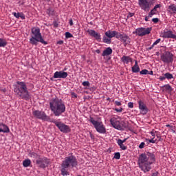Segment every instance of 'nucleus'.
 <instances>
[{
	"instance_id": "1",
	"label": "nucleus",
	"mask_w": 176,
	"mask_h": 176,
	"mask_svg": "<svg viewBox=\"0 0 176 176\" xmlns=\"http://www.w3.org/2000/svg\"><path fill=\"white\" fill-rule=\"evenodd\" d=\"M155 162H156V156L155 155V153L151 152L142 153L138 158L139 167L144 171V173L151 171V169L152 168L151 165L153 164Z\"/></svg>"
},
{
	"instance_id": "2",
	"label": "nucleus",
	"mask_w": 176,
	"mask_h": 176,
	"mask_svg": "<svg viewBox=\"0 0 176 176\" xmlns=\"http://www.w3.org/2000/svg\"><path fill=\"white\" fill-rule=\"evenodd\" d=\"M50 108L54 116H60L65 112V104L63 100L58 98H52L50 102Z\"/></svg>"
},
{
	"instance_id": "3",
	"label": "nucleus",
	"mask_w": 176,
	"mask_h": 176,
	"mask_svg": "<svg viewBox=\"0 0 176 176\" xmlns=\"http://www.w3.org/2000/svg\"><path fill=\"white\" fill-rule=\"evenodd\" d=\"M14 91L23 100L27 101L30 98V92L28 91V88H27V85H25V82L17 81Z\"/></svg>"
},
{
	"instance_id": "4",
	"label": "nucleus",
	"mask_w": 176,
	"mask_h": 176,
	"mask_svg": "<svg viewBox=\"0 0 176 176\" xmlns=\"http://www.w3.org/2000/svg\"><path fill=\"white\" fill-rule=\"evenodd\" d=\"M31 32L32 34V37L30 38V43L31 45H38V42L43 43V45H47V43L43 40L42 34H41V29L38 27L32 28Z\"/></svg>"
},
{
	"instance_id": "5",
	"label": "nucleus",
	"mask_w": 176,
	"mask_h": 176,
	"mask_svg": "<svg viewBox=\"0 0 176 176\" xmlns=\"http://www.w3.org/2000/svg\"><path fill=\"white\" fill-rule=\"evenodd\" d=\"M64 167H67L69 168H74V167L78 166V159L76 156L74 155L73 153H69L67 157L62 162Z\"/></svg>"
},
{
	"instance_id": "6",
	"label": "nucleus",
	"mask_w": 176,
	"mask_h": 176,
	"mask_svg": "<svg viewBox=\"0 0 176 176\" xmlns=\"http://www.w3.org/2000/svg\"><path fill=\"white\" fill-rule=\"evenodd\" d=\"M89 122L93 124L96 131L100 133V134H105V133H107V129H105V126H104L102 122L96 121L93 117L89 118Z\"/></svg>"
},
{
	"instance_id": "7",
	"label": "nucleus",
	"mask_w": 176,
	"mask_h": 176,
	"mask_svg": "<svg viewBox=\"0 0 176 176\" xmlns=\"http://www.w3.org/2000/svg\"><path fill=\"white\" fill-rule=\"evenodd\" d=\"M161 60L165 64H170L174 61V54L170 51H165L164 53L161 54Z\"/></svg>"
},
{
	"instance_id": "8",
	"label": "nucleus",
	"mask_w": 176,
	"mask_h": 176,
	"mask_svg": "<svg viewBox=\"0 0 176 176\" xmlns=\"http://www.w3.org/2000/svg\"><path fill=\"white\" fill-rule=\"evenodd\" d=\"M54 123L56 126V127L59 129L61 133H64L65 134L71 133V128L69 127V126L66 125L65 124L61 122L54 121Z\"/></svg>"
},
{
	"instance_id": "9",
	"label": "nucleus",
	"mask_w": 176,
	"mask_h": 176,
	"mask_svg": "<svg viewBox=\"0 0 176 176\" xmlns=\"http://www.w3.org/2000/svg\"><path fill=\"white\" fill-rule=\"evenodd\" d=\"M151 31L152 28H139L135 32H133V34H136L138 36H145V35H149Z\"/></svg>"
},
{
	"instance_id": "10",
	"label": "nucleus",
	"mask_w": 176,
	"mask_h": 176,
	"mask_svg": "<svg viewBox=\"0 0 176 176\" xmlns=\"http://www.w3.org/2000/svg\"><path fill=\"white\" fill-rule=\"evenodd\" d=\"M50 163V160L46 157H43V158H38L36 161V164L40 167V168H46L49 166Z\"/></svg>"
},
{
	"instance_id": "11",
	"label": "nucleus",
	"mask_w": 176,
	"mask_h": 176,
	"mask_svg": "<svg viewBox=\"0 0 176 176\" xmlns=\"http://www.w3.org/2000/svg\"><path fill=\"white\" fill-rule=\"evenodd\" d=\"M33 115L37 119H41V120H49L50 118L46 115L45 111H41L39 110H36L33 111Z\"/></svg>"
},
{
	"instance_id": "12",
	"label": "nucleus",
	"mask_w": 176,
	"mask_h": 176,
	"mask_svg": "<svg viewBox=\"0 0 176 176\" xmlns=\"http://www.w3.org/2000/svg\"><path fill=\"white\" fill-rule=\"evenodd\" d=\"M139 6L144 12H149V9H151V4L148 0H139Z\"/></svg>"
},
{
	"instance_id": "13",
	"label": "nucleus",
	"mask_w": 176,
	"mask_h": 176,
	"mask_svg": "<svg viewBox=\"0 0 176 176\" xmlns=\"http://www.w3.org/2000/svg\"><path fill=\"white\" fill-rule=\"evenodd\" d=\"M139 109L142 115H146L149 112V109L146 107V104L142 100L138 101Z\"/></svg>"
},
{
	"instance_id": "14",
	"label": "nucleus",
	"mask_w": 176,
	"mask_h": 176,
	"mask_svg": "<svg viewBox=\"0 0 176 176\" xmlns=\"http://www.w3.org/2000/svg\"><path fill=\"white\" fill-rule=\"evenodd\" d=\"M67 76H68V73L64 71H60V72H56L54 74V76L53 78L54 79H65V78H67Z\"/></svg>"
},
{
	"instance_id": "15",
	"label": "nucleus",
	"mask_w": 176,
	"mask_h": 176,
	"mask_svg": "<svg viewBox=\"0 0 176 176\" xmlns=\"http://www.w3.org/2000/svg\"><path fill=\"white\" fill-rule=\"evenodd\" d=\"M110 123L114 129L117 130H122V126H120V121L118 120V118L113 117L110 120Z\"/></svg>"
},
{
	"instance_id": "16",
	"label": "nucleus",
	"mask_w": 176,
	"mask_h": 176,
	"mask_svg": "<svg viewBox=\"0 0 176 176\" xmlns=\"http://www.w3.org/2000/svg\"><path fill=\"white\" fill-rule=\"evenodd\" d=\"M87 32H88L90 36L95 38V39L98 41V42H101V34H100V33H98L97 32H96V30H88Z\"/></svg>"
},
{
	"instance_id": "17",
	"label": "nucleus",
	"mask_w": 176,
	"mask_h": 176,
	"mask_svg": "<svg viewBox=\"0 0 176 176\" xmlns=\"http://www.w3.org/2000/svg\"><path fill=\"white\" fill-rule=\"evenodd\" d=\"M120 41L121 42H123V43H124L125 45H127V43H130V41H131V39L127 34L124 33L122 34Z\"/></svg>"
},
{
	"instance_id": "18",
	"label": "nucleus",
	"mask_w": 176,
	"mask_h": 176,
	"mask_svg": "<svg viewBox=\"0 0 176 176\" xmlns=\"http://www.w3.org/2000/svg\"><path fill=\"white\" fill-rule=\"evenodd\" d=\"M0 129L1 133H10V129H9V126L5 124H0Z\"/></svg>"
},
{
	"instance_id": "19",
	"label": "nucleus",
	"mask_w": 176,
	"mask_h": 176,
	"mask_svg": "<svg viewBox=\"0 0 176 176\" xmlns=\"http://www.w3.org/2000/svg\"><path fill=\"white\" fill-rule=\"evenodd\" d=\"M121 61H122L124 64H129V63L133 62V58H131L130 56H123L121 58Z\"/></svg>"
},
{
	"instance_id": "20",
	"label": "nucleus",
	"mask_w": 176,
	"mask_h": 176,
	"mask_svg": "<svg viewBox=\"0 0 176 176\" xmlns=\"http://www.w3.org/2000/svg\"><path fill=\"white\" fill-rule=\"evenodd\" d=\"M162 6L160 4H157L154 6L153 9L151 10V12L148 13V17H152L154 14H156V10L158 9V8H160Z\"/></svg>"
},
{
	"instance_id": "21",
	"label": "nucleus",
	"mask_w": 176,
	"mask_h": 176,
	"mask_svg": "<svg viewBox=\"0 0 176 176\" xmlns=\"http://www.w3.org/2000/svg\"><path fill=\"white\" fill-rule=\"evenodd\" d=\"M104 35L107 37L111 39H112V38H115V30L112 31V30H108L107 32H106L104 33Z\"/></svg>"
},
{
	"instance_id": "22",
	"label": "nucleus",
	"mask_w": 176,
	"mask_h": 176,
	"mask_svg": "<svg viewBox=\"0 0 176 176\" xmlns=\"http://www.w3.org/2000/svg\"><path fill=\"white\" fill-rule=\"evenodd\" d=\"M132 72L137 74L140 72V67L138 66V61L135 60V65L132 67Z\"/></svg>"
},
{
	"instance_id": "23",
	"label": "nucleus",
	"mask_w": 176,
	"mask_h": 176,
	"mask_svg": "<svg viewBox=\"0 0 176 176\" xmlns=\"http://www.w3.org/2000/svg\"><path fill=\"white\" fill-rule=\"evenodd\" d=\"M110 54H112V48L109 47L103 51L102 56V57H105V56H110Z\"/></svg>"
},
{
	"instance_id": "24",
	"label": "nucleus",
	"mask_w": 176,
	"mask_h": 176,
	"mask_svg": "<svg viewBox=\"0 0 176 176\" xmlns=\"http://www.w3.org/2000/svg\"><path fill=\"white\" fill-rule=\"evenodd\" d=\"M61 175L63 176H65V175H69V173H68V171H67V168H69L68 167H65L64 166V165L63 164H61Z\"/></svg>"
},
{
	"instance_id": "25",
	"label": "nucleus",
	"mask_w": 176,
	"mask_h": 176,
	"mask_svg": "<svg viewBox=\"0 0 176 176\" xmlns=\"http://www.w3.org/2000/svg\"><path fill=\"white\" fill-rule=\"evenodd\" d=\"M13 14H14V17H16V19L21 18L22 20L25 19V16H24V14H23V13L14 12Z\"/></svg>"
},
{
	"instance_id": "26",
	"label": "nucleus",
	"mask_w": 176,
	"mask_h": 176,
	"mask_svg": "<svg viewBox=\"0 0 176 176\" xmlns=\"http://www.w3.org/2000/svg\"><path fill=\"white\" fill-rule=\"evenodd\" d=\"M168 12L171 14L175 13L176 12V6L175 4H171L170 6H168Z\"/></svg>"
},
{
	"instance_id": "27",
	"label": "nucleus",
	"mask_w": 176,
	"mask_h": 176,
	"mask_svg": "<svg viewBox=\"0 0 176 176\" xmlns=\"http://www.w3.org/2000/svg\"><path fill=\"white\" fill-rule=\"evenodd\" d=\"M121 130H123V129H127L129 127V122H124V121H121L120 122Z\"/></svg>"
},
{
	"instance_id": "28",
	"label": "nucleus",
	"mask_w": 176,
	"mask_h": 176,
	"mask_svg": "<svg viewBox=\"0 0 176 176\" xmlns=\"http://www.w3.org/2000/svg\"><path fill=\"white\" fill-rule=\"evenodd\" d=\"M117 143L118 144L120 148H121L122 151H126V149H127V146H124V144L122 143V140L119 139Z\"/></svg>"
},
{
	"instance_id": "29",
	"label": "nucleus",
	"mask_w": 176,
	"mask_h": 176,
	"mask_svg": "<svg viewBox=\"0 0 176 176\" xmlns=\"http://www.w3.org/2000/svg\"><path fill=\"white\" fill-rule=\"evenodd\" d=\"M23 167H30L31 166V160L27 159L23 162Z\"/></svg>"
},
{
	"instance_id": "30",
	"label": "nucleus",
	"mask_w": 176,
	"mask_h": 176,
	"mask_svg": "<svg viewBox=\"0 0 176 176\" xmlns=\"http://www.w3.org/2000/svg\"><path fill=\"white\" fill-rule=\"evenodd\" d=\"M103 42L104 43H107V45H109L110 43H112V40L109 38V37L104 36H103Z\"/></svg>"
},
{
	"instance_id": "31",
	"label": "nucleus",
	"mask_w": 176,
	"mask_h": 176,
	"mask_svg": "<svg viewBox=\"0 0 176 176\" xmlns=\"http://www.w3.org/2000/svg\"><path fill=\"white\" fill-rule=\"evenodd\" d=\"M8 45L6 40L3 38H0V47H5Z\"/></svg>"
},
{
	"instance_id": "32",
	"label": "nucleus",
	"mask_w": 176,
	"mask_h": 176,
	"mask_svg": "<svg viewBox=\"0 0 176 176\" xmlns=\"http://www.w3.org/2000/svg\"><path fill=\"white\" fill-rule=\"evenodd\" d=\"M163 87L164 88V90L166 91H173V88L171 87V85H165L163 86Z\"/></svg>"
},
{
	"instance_id": "33",
	"label": "nucleus",
	"mask_w": 176,
	"mask_h": 176,
	"mask_svg": "<svg viewBox=\"0 0 176 176\" xmlns=\"http://www.w3.org/2000/svg\"><path fill=\"white\" fill-rule=\"evenodd\" d=\"M164 76H165L166 79H168V80L174 79V76L170 73H166L164 74Z\"/></svg>"
},
{
	"instance_id": "34",
	"label": "nucleus",
	"mask_w": 176,
	"mask_h": 176,
	"mask_svg": "<svg viewBox=\"0 0 176 176\" xmlns=\"http://www.w3.org/2000/svg\"><path fill=\"white\" fill-rule=\"evenodd\" d=\"M123 34L120 33L119 32L115 31V36L116 39H122Z\"/></svg>"
},
{
	"instance_id": "35",
	"label": "nucleus",
	"mask_w": 176,
	"mask_h": 176,
	"mask_svg": "<svg viewBox=\"0 0 176 176\" xmlns=\"http://www.w3.org/2000/svg\"><path fill=\"white\" fill-rule=\"evenodd\" d=\"M47 14L49 16H53L54 14V10H51L50 8H48L46 11Z\"/></svg>"
},
{
	"instance_id": "36",
	"label": "nucleus",
	"mask_w": 176,
	"mask_h": 176,
	"mask_svg": "<svg viewBox=\"0 0 176 176\" xmlns=\"http://www.w3.org/2000/svg\"><path fill=\"white\" fill-rule=\"evenodd\" d=\"M140 75H148V74H149V71H148V69H143L142 71L140 72Z\"/></svg>"
},
{
	"instance_id": "37",
	"label": "nucleus",
	"mask_w": 176,
	"mask_h": 176,
	"mask_svg": "<svg viewBox=\"0 0 176 176\" xmlns=\"http://www.w3.org/2000/svg\"><path fill=\"white\" fill-rule=\"evenodd\" d=\"M113 159H116L117 160H119V159H120V153L119 152L115 153Z\"/></svg>"
},
{
	"instance_id": "38",
	"label": "nucleus",
	"mask_w": 176,
	"mask_h": 176,
	"mask_svg": "<svg viewBox=\"0 0 176 176\" xmlns=\"http://www.w3.org/2000/svg\"><path fill=\"white\" fill-rule=\"evenodd\" d=\"M30 157H33V159H36L38 157V154L36 153L32 152L30 153Z\"/></svg>"
},
{
	"instance_id": "39",
	"label": "nucleus",
	"mask_w": 176,
	"mask_h": 176,
	"mask_svg": "<svg viewBox=\"0 0 176 176\" xmlns=\"http://www.w3.org/2000/svg\"><path fill=\"white\" fill-rule=\"evenodd\" d=\"M155 138H153L151 139H146V142H151V144H155L156 142V140H154Z\"/></svg>"
},
{
	"instance_id": "40",
	"label": "nucleus",
	"mask_w": 176,
	"mask_h": 176,
	"mask_svg": "<svg viewBox=\"0 0 176 176\" xmlns=\"http://www.w3.org/2000/svg\"><path fill=\"white\" fill-rule=\"evenodd\" d=\"M73 37L74 36L69 32H67L65 33V38H73Z\"/></svg>"
},
{
	"instance_id": "41",
	"label": "nucleus",
	"mask_w": 176,
	"mask_h": 176,
	"mask_svg": "<svg viewBox=\"0 0 176 176\" xmlns=\"http://www.w3.org/2000/svg\"><path fill=\"white\" fill-rule=\"evenodd\" d=\"M82 86L90 87V82L89 81H84L82 82Z\"/></svg>"
},
{
	"instance_id": "42",
	"label": "nucleus",
	"mask_w": 176,
	"mask_h": 176,
	"mask_svg": "<svg viewBox=\"0 0 176 176\" xmlns=\"http://www.w3.org/2000/svg\"><path fill=\"white\" fill-rule=\"evenodd\" d=\"M128 107L129 108H134V103H133V102H129V103H128Z\"/></svg>"
},
{
	"instance_id": "43",
	"label": "nucleus",
	"mask_w": 176,
	"mask_h": 176,
	"mask_svg": "<svg viewBox=\"0 0 176 176\" xmlns=\"http://www.w3.org/2000/svg\"><path fill=\"white\" fill-rule=\"evenodd\" d=\"M145 146V142H142L140 145H139V148L140 149H143V148H144Z\"/></svg>"
},
{
	"instance_id": "44",
	"label": "nucleus",
	"mask_w": 176,
	"mask_h": 176,
	"mask_svg": "<svg viewBox=\"0 0 176 176\" xmlns=\"http://www.w3.org/2000/svg\"><path fill=\"white\" fill-rule=\"evenodd\" d=\"M71 94H72V98H78V95L75 94V92H72Z\"/></svg>"
},
{
	"instance_id": "45",
	"label": "nucleus",
	"mask_w": 176,
	"mask_h": 176,
	"mask_svg": "<svg viewBox=\"0 0 176 176\" xmlns=\"http://www.w3.org/2000/svg\"><path fill=\"white\" fill-rule=\"evenodd\" d=\"M114 111H116V112H119V113H120V112H122V111H123V108H122V107H120V109H114Z\"/></svg>"
},
{
	"instance_id": "46",
	"label": "nucleus",
	"mask_w": 176,
	"mask_h": 176,
	"mask_svg": "<svg viewBox=\"0 0 176 176\" xmlns=\"http://www.w3.org/2000/svg\"><path fill=\"white\" fill-rule=\"evenodd\" d=\"M152 21H153L154 23L156 24L157 23H159V18H154L152 19Z\"/></svg>"
},
{
	"instance_id": "47",
	"label": "nucleus",
	"mask_w": 176,
	"mask_h": 176,
	"mask_svg": "<svg viewBox=\"0 0 176 176\" xmlns=\"http://www.w3.org/2000/svg\"><path fill=\"white\" fill-rule=\"evenodd\" d=\"M160 41H161V39L160 38H158L156 41H155L154 43H153V45L154 46H155V45H157V43H160Z\"/></svg>"
},
{
	"instance_id": "48",
	"label": "nucleus",
	"mask_w": 176,
	"mask_h": 176,
	"mask_svg": "<svg viewBox=\"0 0 176 176\" xmlns=\"http://www.w3.org/2000/svg\"><path fill=\"white\" fill-rule=\"evenodd\" d=\"M115 104H116V105H117V107H120V105H122V102H120L119 101H116Z\"/></svg>"
},
{
	"instance_id": "49",
	"label": "nucleus",
	"mask_w": 176,
	"mask_h": 176,
	"mask_svg": "<svg viewBox=\"0 0 176 176\" xmlns=\"http://www.w3.org/2000/svg\"><path fill=\"white\" fill-rule=\"evenodd\" d=\"M159 79H160V80L163 81V80H164L166 79V76H160Z\"/></svg>"
},
{
	"instance_id": "50",
	"label": "nucleus",
	"mask_w": 176,
	"mask_h": 176,
	"mask_svg": "<svg viewBox=\"0 0 176 176\" xmlns=\"http://www.w3.org/2000/svg\"><path fill=\"white\" fill-rule=\"evenodd\" d=\"M133 16H134V13L129 12V13L128 14L127 17H128V18H129V17H133Z\"/></svg>"
},
{
	"instance_id": "51",
	"label": "nucleus",
	"mask_w": 176,
	"mask_h": 176,
	"mask_svg": "<svg viewBox=\"0 0 176 176\" xmlns=\"http://www.w3.org/2000/svg\"><path fill=\"white\" fill-rule=\"evenodd\" d=\"M69 25H74V21H72V19H69Z\"/></svg>"
},
{
	"instance_id": "52",
	"label": "nucleus",
	"mask_w": 176,
	"mask_h": 176,
	"mask_svg": "<svg viewBox=\"0 0 176 176\" xmlns=\"http://www.w3.org/2000/svg\"><path fill=\"white\" fill-rule=\"evenodd\" d=\"M63 43H64L63 41H59L57 42L58 45H63Z\"/></svg>"
},
{
	"instance_id": "53",
	"label": "nucleus",
	"mask_w": 176,
	"mask_h": 176,
	"mask_svg": "<svg viewBox=\"0 0 176 176\" xmlns=\"http://www.w3.org/2000/svg\"><path fill=\"white\" fill-rule=\"evenodd\" d=\"M89 135H90V138H91V140H94V135H93V133H90Z\"/></svg>"
},
{
	"instance_id": "54",
	"label": "nucleus",
	"mask_w": 176,
	"mask_h": 176,
	"mask_svg": "<svg viewBox=\"0 0 176 176\" xmlns=\"http://www.w3.org/2000/svg\"><path fill=\"white\" fill-rule=\"evenodd\" d=\"M152 16H149V15H148L147 16L145 17V21H148V19L151 18Z\"/></svg>"
},
{
	"instance_id": "55",
	"label": "nucleus",
	"mask_w": 176,
	"mask_h": 176,
	"mask_svg": "<svg viewBox=\"0 0 176 176\" xmlns=\"http://www.w3.org/2000/svg\"><path fill=\"white\" fill-rule=\"evenodd\" d=\"M158 174H159V173L156 172V173H153L151 176H157Z\"/></svg>"
},
{
	"instance_id": "56",
	"label": "nucleus",
	"mask_w": 176,
	"mask_h": 176,
	"mask_svg": "<svg viewBox=\"0 0 176 176\" xmlns=\"http://www.w3.org/2000/svg\"><path fill=\"white\" fill-rule=\"evenodd\" d=\"M150 133L151 134L153 138H155V133L153 131H151Z\"/></svg>"
},
{
	"instance_id": "57",
	"label": "nucleus",
	"mask_w": 176,
	"mask_h": 176,
	"mask_svg": "<svg viewBox=\"0 0 176 176\" xmlns=\"http://www.w3.org/2000/svg\"><path fill=\"white\" fill-rule=\"evenodd\" d=\"M147 75H153V71L148 72Z\"/></svg>"
},
{
	"instance_id": "58",
	"label": "nucleus",
	"mask_w": 176,
	"mask_h": 176,
	"mask_svg": "<svg viewBox=\"0 0 176 176\" xmlns=\"http://www.w3.org/2000/svg\"><path fill=\"white\" fill-rule=\"evenodd\" d=\"M155 45H153V44L150 47H148V50H152V49H153Z\"/></svg>"
},
{
	"instance_id": "59",
	"label": "nucleus",
	"mask_w": 176,
	"mask_h": 176,
	"mask_svg": "<svg viewBox=\"0 0 176 176\" xmlns=\"http://www.w3.org/2000/svg\"><path fill=\"white\" fill-rule=\"evenodd\" d=\"M96 53H97L98 54H100V53H101V51L100 50H96Z\"/></svg>"
},
{
	"instance_id": "60",
	"label": "nucleus",
	"mask_w": 176,
	"mask_h": 176,
	"mask_svg": "<svg viewBox=\"0 0 176 176\" xmlns=\"http://www.w3.org/2000/svg\"><path fill=\"white\" fill-rule=\"evenodd\" d=\"M126 141H127V138H125L123 140H121L122 144H123L124 142H126Z\"/></svg>"
},
{
	"instance_id": "61",
	"label": "nucleus",
	"mask_w": 176,
	"mask_h": 176,
	"mask_svg": "<svg viewBox=\"0 0 176 176\" xmlns=\"http://www.w3.org/2000/svg\"><path fill=\"white\" fill-rule=\"evenodd\" d=\"M166 127H173V126L170 125V124H167Z\"/></svg>"
},
{
	"instance_id": "62",
	"label": "nucleus",
	"mask_w": 176,
	"mask_h": 176,
	"mask_svg": "<svg viewBox=\"0 0 176 176\" xmlns=\"http://www.w3.org/2000/svg\"><path fill=\"white\" fill-rule=\"evenodd\" d=\"M156 54H157V56H159V54H160V53L159 52H157Z\"/></svg>"
},
{
	"instance_id": "63",
	"label": "nucleus",
	"mask_w": 176,
	"mask_h": 176,
	"mask_svg": "<svg viewBox=\"0 0 176 176\" xmlns=\"http://www.w3.org/2000/svg\"><path fill=\"white\" fill-rule=\"evenodd\" d=\"M45 1H47V2H50V0H45Z\"/></svg>"
},
{
	"instance_id": "64",
	"label": "nucleus",
	"mask_w": 176,
	"mask_h": 176,
	"mask_svg": "<svg viewBox=\"0 0 176 176\" xmlns=\"http://www.w3.org/2000/svg\"><path fill=\"white\" fill-rule=\"evenodd\" d=\"M55 27H57V25H55Z\"/></svg>"
}]
</instances>
